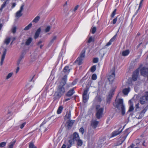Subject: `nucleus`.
Returning <instances> with one entry per match:
<instances>
[{"label":"nucleus","mask_w":148,"mask_h":148,"mask_svg":"<svg viewBox=\"0 0 148 148\" xmlns=\"http://www.w3.org/2000/svg\"><path fill=\"white\" fill-rule=\"evenodd\" d=\"M114 106L118 110L120 109L121 111V114L122 115H124L125 114V108L123 104V100L122 99H116L113 103Z\"/></svg>","instance_id":"nucleus-1"},{"label":"nucleus","mask_w":148,"mask_h":148,"mask_svg":"<svg viewBox=\"0 0 148 148\" xmlns=\"http://www.w3.org/2000/svg\"><path fill=\"white\" fill-rule=\"evenodd\" d=\"M64 86L60 84H59L58 86L57 91L56 92L55 94L58 98H60L64 94L65 92V89L64 87Z\"/></svg>","instance_id":"nucleus-2"},{"label":"nucleus","mask_w":148,"mask_h":148,"mask_svg":"<svg viewBox=\"0 0 148 148\" xmlns=\"http://www.w3.org/2000/svg\"><path fill=\"white\" fill-rule=\"evenodd\" d=\"M86 51L85 49H83L82 51L80 54L79 57H78L76 60L75 61L74 63H77V64L80 65L82 64V61L83 60L84 58L85 55Z\"/></svg>","instance_id":"nucleus-3"},{"label":"nucleus","mask_w":148,"mask_h":148,"mask_svg":"<svg viewBox=\"0 0 148 148\" xmlns=\"http://www.w3.org/2000/svg\"><path fill=\"white\" fill-rule=\"evenodd\" d=\"M100 107L99 105H97L96 107V110L97 111L96 116L97 118L99 119L102 117L104 110V108H102L99 109Z\"/></svg>","instance_id":"nucleus-4"},{"label":"nucleus","mask_w":148,"mask_h":148,"mask_svg":"<svg viewBox=\"0 0 148 148\" xmlns=\"http://www.w3.org/2000/svg\"><path fill=\"white\" fill-rule=\"evenodd\" d=\"M148 100V91L145 92L144 96H142L140 99V103L141 104H144L147 103Z\"/></svg>","instance_id":"nucleus-5"},{"label":"nucleus","mask_w":148,"mask_h":148,"mask_svg":"<svg viewBox=\"0 0 148 148\" xmlns=\"http://www.w3.org/2000/svg\"><path fill=\"white\" fill-rule=\"evenodd\" d=\"M88 89H85L82 95V98L83 101L84 103H86L89 99V95H87V93L88 91Z\"/></svg>","instance_id":"nucleus-6"},{"label":"nucleus","mask_w":148,"mask_h":148,"mask_svg":"<svg viewBox=\"0 0 148 148\" xmlns=\"http://www.w3.org/2000/svg\"><path fill=\"white\" fill-rule=\"evenodd\" d=\"M139 68H138L133 72L132 76V79L134 81H135L137 80L139 74Z\"/></svg>","instance_id":"nucleus-7"},{"label":"nucleus","mask_w":148,"mask_h":148,"mask_svg":"<svg viewBox=\"0 0 148 148\" xmlns=\"http://www.w3.org/2000/svg\"><path fill=\"white\" fill-rule=\"evenodd\" d=\"M140 72L141 75L145 77L148 73V68L143 67L140 69Z\"/></svg>","instance_id":"nucleus-8"},{"label":"nucleus","mask_w":148,"mask_h":148,"mask_svg":"<svg viewBox=\"0 0 148 148\" xmlns=\"http://www.w3.org/2000/svg\"><path fill=\"white\" fill-rule=\"evenodd\" d=\"M115 76V71H114L112 73L111 75H109L108 77V79L110 82V84H111L114 79Z\"/></svg>","instance_id":"nucleus-9"},{"label":"nucleus","mask_w":148,"mask_h":148,"mask_svg":"<svg viewBox=\"0 0 148 148\" xmlns=\"http://www.w3.org/2000/svg\"><path fill=\"white\" fill-rule=\"evenodd\" d=\"M24 5H22L20 7V9L16 13V17H19L22 15V14L21 12L23 9Z\"/></svg>","instance_id":"nucleus-10"},{"label":"nucleus","mask_w":148,"mask_h":148,"mask_svg":"<svg viewBox=\"0 0 148 148\" xmlns=\"http://www.w3.org/2000/svg\"><path fill=\"white\" fill-rule=\"evenodd\" d=\"M67 79V75H64L62 79V81L60 84L65 86L66 83Z\"/></svg>","instance_id":"nucleus-11"},{"label":"nucleus","mask_w":148,"mask_h":148,"mask_svg":"<svg viewBox=\"0 0 148 148\" xmlns=\"http://www.w3.org/2000/svg\"><path fill=\"white\" fill-rule=\"evenodd\" d=\"M74 88H73L67 92L65 96L67 97H70L72 96L75 93Z\"/></svg>","instance_id":"nucleus-12"},{"label":"nucleus","mask_w":148,"mask_h":148,"mask_svg":"<svg viewBox=\"0 0 148 148\" xmlns=\"http://www.w3.org/2000/svg\"><path fill=\"white\" fill-rule=\"evenodd\" d=\"M7 52V50L6 49H5L3 52L2 55L1 62H0V65H2L3 62L4 60L6 53Z\"/></svg>","instance_id":"nucleus-13"},{"label":"nucleus","mask_w":148,"mask_h":148,"mask_svg":"<svg viewBox=\"0 0 148 148\" xmlns=\"http://www.w3.org/2000/svg\"><path fill=\"white\" fill-rule=\"evenodd\" d=\"M99 122L96 121H91L90 125L94 129H95L97 127Z\"/></svg>","instance_id":"nucleus-14"},{"label":"nucleus","mask_w":148,"mask_h":148,"mask_svg":"<svg viewBox=\"0 0 148 148\" xmlns=\"http://www.w3.org/2000/svg\"><path fill=\"white\" fill-rule=\"evenodd\" d=\"M120 129V128L119 129L117 130H116L113 132L112 133L111 137H113L119 134L122 131V130L120 131H119Z\"/></svg>","instance_id":"nucleus-15"},{"label":"nucleus","mask_w":148,"mask_h":148,"mask_svg":"<svg viewBox=\"0 0 148 148\" xmlns=\"http://www.w3.org/2000/svg\"><path fill=\"white\" fill-rule=\"evenodd\" d=\"M130 90V87L124 88L122 90V92L124 95H127Z\"/></svg>","instance_id":"nucleus-16"},{"label":"nucleus","mask_w":148,"mask_h":148,"mask_svg":"<svg viewBox=\"0 0 148 148\" xmlns=\"http://www.w3.org/2000/svg\"><path fill=\"white\" fill-rule=\"evenodd\" d=\"M41 32V28H39L36 30L34 36V38L35 39H37L39 36L40 33Z\"/></svg>","instance_id":"nucleus-17"},{"label":"nucleus","mask_w":148,"mask_h":148,"mask_svg":"<svg viewBox=\"0 0 148 148\" xmlns=\"http://www.w3.org/2000/svg\"><path fill=\"white\" fill-rule=\"evenodd\" d=\"M71 118V111L69 110L68 112H67L65 116L64 119H70Z\"/></svg>","instance_id":"nucleus-18"},{"label":"nucleus","mask_w":148,"mask_h":148,"mask_svg":"<svg viewBox=\"0 0 148 148\" xmlns=\"http://www.w3.org/2000/svg\"><path fill=\"white\" fill-rule=\"evenodd\" d=\"M79 138L78 134L76 132H75L73 134V139L75 141H76Z\"/></svg>","instance_id":"nucleus-19"},{"label":"nucleus","mask_w":148,"mask_h":148,"mask_svg":"<svg viewBox=\"0 0 148 148\" xmlns=\"http://www.w3.org/2000/svg\"><path fill=\"white\" fill-rule=\"evenodd\" d=\"M116 37V35L114 36L106 44V46H108L112 44V42L115 40Z\"/></svg>","instance_id":"nucleus-20"},{"label":"nucleus","mask_w":148,"mask_h":148,"mask_svg":"<svg viewBox=\"0 0 148 148\" xmlns=\"http://www.w3.org/2000/svg\"><path fill=\"white\" fill-rule=\"evenodd\" d=\"M70 69H69V66H67L64 67L63 69V71L64 73H66L67 72L68 75L70 72Z\"/></svg>","instance_id":"nucleus-21"},{"label":"nucleus","mask_w":148,"mask_h":148,"mask_svg":"<svg viewBox=\"0 0 148 148\" xmlns=\"http://www.w3.org/2000/svg\"><path fill=\"white\" fill-rule=\"evenodd\" d=\"M75 121L74 120H69L66 123L68 127H71L74 123Z\"/></svg>","instance_id":"nucleus-22"},{"label":"nucleus","mask_w":148,"mask_h":148,"mask_svg":"<svg viewBox=\"0 0 148 148\" xmlns=\"http://www.w3.org/2000/svg\"><path fill=\"white\" fill-rule=\"evenodd\" d=\"M114 90H110L109 92V95L107 97L110 98L112 99L113 95L114 94Z\"/></svg>","instance_id":"nucleus-23"},{"label":"nucleus","mask_w":148,"mask_h":148,"mask_svg":"<svg viewBox=\"0 0 148 148\" xmlns=\"http://www.w3.org/2000/svg\"><path fill=\"white\" fill-rule=\"evenodd\" d=\"M130 53V51L129 50H126L123 51L122 52V56H127Z\"/></svg>","instance_id":"nucleus-24"},{"label":"nucleus","mask_w":148,"mask_h":148,"mask_svg":"<svg viewBox=\"0 0 148 148\" xmlns=\"http://www.w3.org/2000/svg\"><path fill=\"white\" fill-rule=\"evenodd\" d=\"M63 108V107L62 106H60L58 108L57 110V113L58 114H60L62 112Z\"/></svg>","instance_id":"nucleus-25"},{"label":"nucleus","mask_w":148,"mask_h":148,"mask_svg":"<svg viewBox=\"0 0 148 148\" xmlns=\"http://www.w3.org/2000/svg\"><path fill=\"white\" fill-rule=\"evenodd\" d=\"M32 41V39L31 38L29 37L27 40L25 42V45H29L31 42Z\"/></svg>","instance_id":"nucleus-26"},{"label":"nucleus","mask_w":148,"mask_h":148,"mask_svg":"<svg viewBox=\"0 0 148 148\" xmlns=\"http://www.w3.org/2000/svg\"><path fill=\"white\" fill-rule=\"evenodd\" d=\"M10 37L7 38L4 41V43L6 45H8L9 44L10 41Z\"/></svg>","instance_id":"nucleus-27"},{"label":"nucleus","mask_w":148,"mask_h":148,"mask_svg":"<svg viewBox=\"0 0 148 148\" xmlns=\"http://www.w3.org/2000/svg\"><path fill=\"white\" fill-rule=\"evenodd\" d=\"M76 141H77V145L78 146H81L83 144V142L82 141V140H81L79 138V139H78Z\"/></svg>","instance_id":"nucleus-28"},{"label":"nucleus","mask_w":148,"mask_h":148,"mask_svg":"<svg viewBox=\"0 0 148 148\" xmlns=\"http://www.w3.org/2000/svg\"><path fill=\"white\" fill-rule=\"evenodd\" d=\"M40 19V16H37L33 20L32 22L35 23H36L39 21Z\"/></svg>","instance_id":"nucleus-29"},{"label":"nucleus","mask_w":148,"mask_h":148,"mask_svg":"<svg viewBox=\"0 0 148 148\" xmlns=\"http://www.w3.org/2000/svg\"><path fill=\"white\" fill-rule=\"evenodd\" d=\"M32 26V24L31 23H30L28 25L25 27L24 29L25 30H27L31 27Z\"/></svg>","instance_id":"nucleus-30"},{"label":"nucleus","mask_w":148,"mask_h":148,"mask_svg":"<svg viewBox=\"0 0 148 148\" xmlns=\"http://www.w3.org/2000/svg\"><path fill=\"white\" fill-rule=\"evenodd\" d=\"M29 148H37L33 143L31 142L29 143Z\"/></svg>","instance_id":"nucleus-31"},{"label":"nucleus","mask_w":148,"mask_h":148,"mask_svg":"<svg viewBox=\"0 0 148 148\" xmlns=\"http://www.w3.org/2000/svg\"><path fill=\"white\" fill-rule=\"evenodd\" d=\"M16 143V141H14L13 142L10 143L8 148H13V146Z\"/></svg>","instance_id":"nucleus-32"},{"label":"nucleus","mask_w":148,"mask_h":148,"mask_svg":"<svg viewBox=\"0 0 148 148\" xmlns=\"http://www.w3.org/2000/svg\"><path fill=\"white\" fill-rule=\"evenodd\" d=\"M148 109V105H147L145 108L143 110L140 112L144 114L146 112L147 110Z\"/></svg>","instance_id":"nucleus-33"},{"label":"nucleus","mask_w":148,"mask_h":148,"mask_svg":"<svg viewBox=\"0 0 148 148\" xmlns=\"http://www.w3.org/2000/svg\"><path fill=\"white\" fill-rule=\"evenodd\" d=\"M96 69V66L93 65L90 68V71L92 72H94Z\"/></svg>","instance_id":"nucleus-34"},{"label":"nucleus","mask_w":148,"mask_h":148,"mask_svg":"<svg viewBox=\"0 0 148 148\" xmlns=\"http://www.w3.org/2000/svg\"><path fill=\"white\" fill-rule=\"evenodd\" d=\"M57 38V36H53L52 39L50 40L49 43L50 44H51L52 43H53L54 41L56 40Z\"/></svg>","instance_id":"nucleus-35"},{"label":"nucleus","mask_w":148,"mask_h":148,"mask_svg":"<svg viewBox=\"0 0 148 148\" xmlns=\"http://www.w3.org/2000/svg\"><path fill=\"white\" fill-rule=\"evenodd\" d=\"M96 28L95 27L92 28L91 29L92 33V34H95L96 31Z\"/></svg>","instance_id":"nucleus-36"},{"label":"nucleus","mask_w":148,"mask_h":148,"mask_svg":"<svg viewBox=\"0 0 148 148\" xmlns=\"http://www.w3.org/2000/svg\"><path fill=\"white\" fill-rule=\"evenodd\" d=\"M92 79L93 80H95L97 79V76L96 74H93L92 76Z\"/></svg>","instance_id":"nucleus-37"},{"label":"nucleus","mask_w":148,"mask_h":148,"mask_svg":"<svg viewBox=\"0 0 148 148\" xmlns=\"http://www.w3.org/2000/svg\"><path fill=\"white\" fill-rule=\"evenodd\" d=\"M6 144V142H3L0 143V147L1 148L5 146Z\"/></svg>","instance_id":"nucleus-38"},{"label":"nucleus","mask_w":148,"mask_h":148,"mask_svg":"<svg viewBox=\"0 0 148 148\" xmlns=\"http://www.w3.org/2000/svg\"><path fill=\"white\" fill-rule=\"evenodd\" d=\"M127 135L126 136H124L120 140V141L121 142V143L120 144H122L125 141L127 137Z\"/></svg>","instance_id":"nucleus-39"},{"label":"nucleus","mask_w":148,"mask_h":148,"mask_svg":"<svg viewBox=\"0 0 148 148\" xmlns=\"http://www.w3.org/2000/svg\"><path fill=\"white\" fill-rule=\"evenodd\" d=\"M116 9H115L114 10L113 12H112V14H111V16L112 18H113L114 17V16L116 14Z\"/></svg>","instance_id":"nucleus-40"},{"label":"nucleus","mask_w":148,"mask_h":148,"mask_svg":"<svg viewBox=\"0 0 148 148\" xmlns=\"http://www.w3.org/2000/svg\"><path fill=\"white\" fill-rule=\"evenodd\" d=\"M16 27L15 26L13 27L12 29V32L13 34H15L16 32Z\"/></svg>","instance_id":"nucleus-41"},{"label":"nucleus","mask_w":148,"mask_h":148,"mask_svg":"<svg viewBox=\"0 0 148 148\" xmlns=\"http://www.w3.org/2000/svg\"><path fill=\"white\" fill-rule=\"evenodd\" d=\"M79 131L82 134H83L84 132V130L83 127H82L80 128Z\"/></svg>","instance_id":"nucleus-42"},{"label":"nucleus","mask_w":148,"mask_h":148,"mask_svg":"<svg viewBox=\"0 0 148 148\" xmlns=\"http://www.w3.org/2000/svg\"><path fill=\"white\" fill-rule=\"evenodd\" d=\"M46 123V122L45 121H43L40 124V128L39 129V130L40 131L42 130V126L44 124H45Z\"/></svg>","instance_id":"nucleus-43"},{"label":"nucleus","mask_w":148,"mask_h":148,"mask_svg":"<svg viewBox=\"0 0 148 148\" xmlns=\"http://www.w3.org/2000/svg\"><path fill=\"white\" fill-rule=\"evenodd\" d=\"M51 29V27L50 26H47L45 30V31L46 32H47L49 31Z\"/></svg>","instance_id":"nucleus-44"},{"label":"nucleus","mask_w":148,"mask_h":148,"mask_svg":"<svg viewBox=\"0 0 148 148\" xmlns=\"http://www.w3.org/2000/svg\"><path fill=\"white\" fill-rule=\"evenodd\" d=\"M98 62V58H94L93 59V62L94 63H97Z\"/></svg>","instance_id":"nucleus-45"},{"label":"nucleus","mask_w":148,"mask_h":148,"mask_svg":"<svg viewBox=\"0 0 148 148\" xmlns=\"http://www.w3.org/2000/svg\"><path fill=\"white\" fill-rule=\"evenodd\" d=\"M13 74V73H10L8 74V75L6 77V79H8L9 78H10V77H12Z\"/></svg>","instance_id":"nucleus-46"},{"label":"nucleus","mask_w":148,"mask_h":148,"mask_svg":"<svg viewBox=\"0 0 148 148\" xmlns=\"http://www.w3.org/2000/svg\"><path fill=\"white\" fill-rule=\"evenodd\" d=\"M7 0H6L3 3L2 5L1 6L2 7V8H4L6 6L7 3Z\"/></svg>","instance_id":"nucleus-47"},{"label":"nucleus","mask_w":148,"mask_h":148,"mask_svg":"<svg viewBox=\"0 0 148 148\" xmlns=\"http://www.w3.org/2000/svg\"><path fill=\"white\" fill-rule=\"evenodd\" d=\"M134 109V108L133 107V106L131 105L130 106V107L129 108V109L128 110V111L129 112H132L133 111Z\"/></svg>","instance_id":"nucleus-48"},{"label":"nucleus","mask_w":148,"mask_h":148,"mask_svg":"<svg viewBox=\"0 0 148 148\" xmlns=\"http://www.w3.org/2000/svg\"><path fill=\"white\" fill-rule=\"evenodd\" d=\"M75 140L73 139H71L69 140V144L72 145L74 143V141Z\"/></svg>","instance_id":"nucleus-49"},{"label":"nucleus","mask_w":148,"mask_h":148,"mask_svg":"<svg viewBox=\"0 0 148 148\" xmlns=\"http://www.w3.org/2000/svg\"><path fill=\"white\" fill-rule=\"evenodd\" d=\"M144 116V114H143L140 112L139 113V115L138 117V119H141Z\"/></svg>","instance_id":"nucleus-50"},{"label":"nucleus","mask_w":148,"mask_h":148,"mask_svg":"<svg viewBox=\"0 0 148 148\" xmlns=\"http://www.w3.org/2000/svg\"><path fill=\"white\" fill-rule=\"evenodd\" d=\"M111 99L110 98H108V97H107L106 99V102L107 103H110Z\"/></svg>","instance_id":"nucleus-51"},{"label":"nucleus","mask_w":148,"mask_h":148,"mask_svg":"<svg viewBox=\"0 0 148 148\" xmlns=\"http://www.w3.org/2000/svg\"><path fill=\"white\" fill-rule=\"evenodd\" d=\"M93 39L92 37H90L89 38V39L88 40V43H90L92 40Z\"/></svg>","instance_id":"nucleus-52"},{"label":"nucleus","mask_w":148,"mask_h":148,"mask_svg":"<svg viewBox=\"0 0 148 148\" xmlns=\"http://www.w3.org/2000/svg\"><path fill=\"white\" fill-rule=\"evenodd\" d=\"M117 17L114 18L112 21V23L113 24H115L116 23L117 21Z\"/></svg>","instance_id":"nucleus-53"},{"label":"nucleus","mask_w":148,"mask_h":148,"mask_svg":"<svg viewBox=\"0 0 148 148\" xmlns=\"http://www.w3.org/2000/svg\"><path fill=\"white\" fill-rule=\"evenodd\" d=\"M25 124H26V123L25 122H24V123H23L21 125L20 128L21 129L23 128L24 127V126H25Z\"/></svg>","instance_id":"nucleus-54"},{"label":"nucleus","mask_w":148,"mask_h":148,"mask_svg":"<svg viewBox=\"0 0 148 148\" xmlns=\"http://www.w3.org/2000/svg\"><path fill=\"white\" fill-rule=\"evenodd\" d=\"M43 130L45 132L47 130V129L46 127H45L43 125L42 126V130L41 131H41H42Z\"/></svg>","instance_id":"nucleus-55"},{"label":"nucleus","mask_w":148,"mask_h":148,"mask_svg":"<svg viewBox=\"0 0 148 148\" xmlns=\"http://www.w3.org/2000/svg\"><path fill=\"white\" fill-rule=\"evenodd\" d=\"M24 56V55L23 53H22L21 54V55L20 57L19 62H20V61L23 58Z\"/></svg>","instance_id":"nucleus-56"},{"label":"nucleus","mask_w":148,"mask_h":148,"mask_svg":"<svg viewBox=\"0 0 148 148\" xmlns=\"http://www.w3.org/2000/svg\"><path fill=\"white\" fill-rule=\"evenodd\" d=\"M16 5V3H12V6L11 7V8L12 9Z\"/></svg>","instance_id":"nucleus-57"},{"label":"nucleus","mask_w":148,"mask_h":148,"mask_svg":"<svg viewBox=\"0 0 148 148\" xmlns=\"http://www.w3.org/2000/svg\"><path fill=\"white\" fill-rule=\"evenodd\" d=\"M144 0H141L139 3V7H141L142 6V4Z\"/></svg>","instance_id":"nucleus-58"},{"label":"nucleus","mask_w":148,"mask_h":148,"mask_svg":"<svg viewBox=\"0 0 148 148\" xmlns=\"http://www.w3.org/2000/svg\"><path fill=\"white\" fill-rule=\"evenodd\" d=\"M78 7V5H77L76 6H75V7L73 9V11L74 12H75L77 9Z\"/></svg>","instance_id":"nucleus-59"},{"label":"nucleus","mask_w":148,"mask_h":148,"mask_svg":"<svg viewBox=\"0 0 148 148\" xmlns=\"http://www.w3.org/2000/svg\"><path fill=\"white\" fill-rule=\"evenodd\" d=\"M19 67H17V69H16V73H17L18 72V71L19 70Z\"/></svg>","instance_id":"nucleus-60"},{"label":"nucleus","mask_w":148,"mask_h":148,"mask_svg":"<svg viewBox=\"0 0 148 148\" xmlns=\"http://www.w3.org/2000/svg\"><path fill=\"white\" fill-rule=\"evenodd\" d=\"M70 99H71L70 98H68L66 99H64V101H65V102L66 101H68V100H70Z\"/></svg>","instance_id":"nucleus-61"},{"label":"nucleus","mask_w":148,"mask_h":148,"mask_svg":"<svg viewBox=\"0 0 148 148\" xmlns=\"http://www.w3.org/2000/svg\"><path fill=\"white\" fill-rule=\"evenodd\" d=\"M136 109H138L139 108V104L137 103L136 104Z\"/></svg>","instance_id":"nucleus-62"},{"label":"nucleus","mask_w":148,"mask_h":148,"mask_svg":"<svg viewBox=\"0 0 148 148\" xmlns=\"http://www.w3.org/2000/svg\"><path fill=\"white\" fill-rule=\"evenodd\" d=\"M66 145L64 144L63 145H62L61 148H66Z\"/></svg>","instance_id":"nucleus-63"},{"label":"nucleus","mask_w":148,"mask_h":148,"mask_svg":"<svg viewBox=\"0 0 148 148\" xmlns=\"http://www.w3.org/2000/svg\"><path fill=\"white\" fill-rule=\"evenodd\" d=\"M72 146V145L69 144L67 147V148H70Z\"/></svg>","instance_id":"nucleus-64"}]
</instances>
